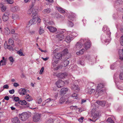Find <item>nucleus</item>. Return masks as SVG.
<instances>
[{
    "label": "nucleus",
    "instance_id": "f257e3e1",
    "mask_svg": "<svg viewBox=\"0 0 123 123\" xmlns=\"http://www.w3.org/2000/svg\"><path fill=\"white\" fill-rule=\"evenodd\" d=\"M105 90L104 85L102 84H100L98 85L96 91L98 92L99 96L102 95L105 92Z\"/></svg>",
    "mask_w": 123,
    "mask_h": 123
},
{
    "label": "nucleus",
    "instance_id": "f03ea898",
    "mask_svg": "<svg viewBox=\"0 0 123 123\" xmlns=\"http://www.w3.org/2000/svg\"><path fill=\"white\" fill-rule=\"evenodd\" d=\"M27 13L28 14H32V18H34V17L37 16V10L35 8H31L28 10Z\"/></svg>",
    "mask_w": 123,
    "mask_h": 123
},
{
    "label": "nucleus",
    "instance_id": "7ed1b4c3",
    "mask_svg": "<svg viewBox=\"0 0 123 123\" xmlns=\"http://www.w3.org/2000/svg\"><path fill=\"white\" fill-rule=\"evenodd\" d=\"M68 82L67 81H66L65 82L61 80H57L56 82V84L57 87L59 88H60L61 87L63 86L65 83L68 84Z\"/></svg>",
    "mask_w": 123,
    "mask_h": 123
},
{
    "label": "nucleus",
    "instance_id": "20e7f679",
    "mask_svg": "<svg viewBox=\"0 0 123 123\" xmlns=\"http://www.w3.org/2000/svg\"><path fill=\"white\" fill-rule=\"evenodd\" d=\"M84 39H82L80 41L77 43L74 47L75 49L77 50L81 48L83 46V43L82 42H84Z\"/></svg>",
    "mask_w": 123,
    "mask_h": 123
},
{
    "label": "nucleus",
    "instance_id": "39448f33",
    "mask_svg": "<svg viewBox=\"0 0 123 123\" xmlns=\"http://www.w3.org/2000/svg\"><path fill=\"white\" fill-rule=\"evenodd\" d=\"M29 117L28 114L26 112H24L20 116L19 118L22 121H25Z\"/></svg>",
    "mask_w": 123,
    "mask_h": 123
},
{
    "label": "nucleus",
    "instance_id": "423d86ee",
    "mask_svg": "<svg viewBox=\"0 0 123 123\" xmlns=\"http://www.w3.org/2000/svg\"><path fill=\"white\" fill-rule=\"evenodd\" d=\"M58 61L57 60H55L52 59V64L51 65V68L54 70H55V69L58 65L57 63Z\"/></svg>",
    "mask_w": 123,
    "mask_h": 123
},
{
    "label": "nucleus",
    "instance_id": "0eeeda50",
    "mask_svg": "<svg viewBox=\"0 0 123 123\" xmlns=\"http://www.w3.org/2000/svg\"><path fill=\"white\" fill-rule=\"evenodd\" d=\"M62 56V55L60 53H55L54 55V57L53 59L58 61L59 59L61 58Z\"/></svg>",
    "mask_w": 123,
    "mask_h": 123
},
{
    "label": "nucleus",
    "instance_id": "6e6552de",
    "mask_svg": "<svg viewBox=\"0 0 123 123\" xmlns=\"http://www.w3.org/2000/svg\"><path fill=\"white\" fill-rule=\"evenodd\" d=\"M84 40V42H85L84 44L85 47V49L87 50L90 47V42L89 40H86V39Z\"/></svg>",
    "mask_w": 123,
    "mask_h": 123
},
{
    "label": "nucleus",
    "instance_id": "1a4fd4ad",
    "mask_svg": "<svg viewBox=\"0 0 123 123\" xmlns=\"http://www.w3.org/2000/svg\"><path fill=\"white\" fill-rule=\"evenodd\" d=\"M71 89L73 90L76 91V92L79 91L80 90V88L78 85L74 84L72 85L71 86Z\"/></svg>",
    "mask_w": 123,
    "mask_h": 123
},
{
    "label": "nucleus",
    "instance_id": "9d476101",
    "mask_svg": "<svg viewBox=\"0 0 123 123\" xmlns=\"http://www.w3.org/2000/svg\"><path fill=\"white\" fill-rule=\"evenodd\" d=\"M40 117V116L38 114H36L33 117V120L35 122H37L39 120Z\"/></svg>",
    "mask_w": 123,
    "mask_h": 123
},
{
    "label": "nucleus",
    "instance_id": "9b49d317",
    "mask_svg": "<svg viewBox=\"0 0 123 123\" xmlns=\"http://www.w3.org/2000/svg\"><path fill=\"white\" fill-rule=\"evenodd\" d=\"M119 55V59L121 60H123V49H120L118 51Z\"/></svg>",
    "mask_w": 123,
    "mask_h": 123
},
{
    "label": "nucleus",
    "instance_id": "f8f14e48",
    "mask_svg": "<svg viewBox=\"0 0 123 123\" xmlns=\"http://www.w3.org/2000/svg\"><path fill=\"white\" fill-rule=\"evenodd\" d=\"M9 13H8L5 12L4 13L2 17L3 20L4 21H7L9 19Z\"/></svg>",
    "mask_w": 123,
    "mask_h": 123
},
{
    "label": "nucleus",
    "instance_id": "ddd939ff",
    "mask_svg": "<svg viewBox=\"0 0 123 123\" xmlns=\"http://www.w3.org/2000/svg\"><path fill=\"white\" fill-rule=\"evenodd\" d=\"M4 47L5 49H8L10 50L13 51V48L11 46L7 45L6 42H5L4 45Z\"/></svg>",
    "mask_w": 123,
    "mask_h": 123
},
{
    "label": "nucleus",
    "instance_id": "4468645a",
    "mask_svg": "<svg viewBox=\"0 0 123 123\" xmlns=\"http://www.w3.org/2000/svg\"><path fill=\"white\" fill-rule=\"evenodd\" d=\"M47 28L49 30L50 32H54L56 31L57 30L56 29L52 26H48Z\"/></svg>",
    "mask_w": 123,
    "mask_h": 123
},
{
    "label": "nucleus",
    "instance_id": "2eb2a0df",
    "mask_svg": "<svg viewBox=\"0 0 123 123\" xmlns=\"http://www.w3.org/2000/svg\"><path fill=\"white\" fill-rule=\"evenodd\" d=\"M67 75V74L66 73H60L57 75V76L61 79L64 78Z\"/></svg>",
    "mask_w": 123,
    "mask_h": 123
},
{
    "label": "nucleus",
    "instance_id": "dca6fc26",
    "mask_svg": "<svg viewBox=\"0 0 123 123\" xmlns=\"http://www.w3.org/2000/svg\"><path fill=\"white\" fill-rule=\"evenodd\" d=\"M96 103H97L99 105L102 106H104L105 105V102L104 101L97 100L96 101Z\"/></svg>",
    "mask_w": 123,
    "mask_h": 123
},
{
    "label": "nucleus",
    "instance_id": "f3484780",
    "mask_svg": "<svg viewBox=\"0 0 123 123\" xmlns=\"http://www.w3.org/2000/svg\"><path fill=\"white\" fill-rule=\"evenodd\" d=\"M68 90V89L67 88H63L60 91V93L61 94L64 95L66 93Z\"/></svg>",
    "mask_w": 123,
    "mask_h": 123
},
{
    "label": "nucleus",
    "instance_id": "a211bd4d",
    "mask_svg": "<svg viewBox=\"0 0 123 123\" xmlns=\"http://www.w3.org/2000/svg\"><path fill=\"white\" fill-rule=\"evenodd\" d=\"M99 117V115L97 114H95L93 117L92 121L95 122L98 119Z\"/></svg>",
    "mask_w": 123,
    "mask_h": 123
},
{
    "label": "nucleus",
    "instance_id": "6ab92c4d",
    "mask_svg": "<svg viewBox=\"0 0 123 123\" xmlns=\"http://www.w3.org/2000/svg\"><path fill=\"white\" fill-rule=\"evenodd\" d=\"M18 92L20 95H24L26 93V91L25 89L22 88L19 90Z\"/></svg>",
    "mask_w": 123,
    "mask_h": 123
},
{
    "label": "nucleus",
    "instance_id": "aec40b11",
    "mask_svg": "<svg viewBox=\"0 0 123 123\" xmlns=\"http://www.w3.org/2000/svg\"><path fill=\"white\" fill-rule=\"evenodd\" d=\"M66 101V98L65 97V96H63L60 98L59 100V102L60 103L62 104Z\"/></svg>",
    "mask_w": 123,
    "mask_h": 123
},
{
    "label": "nucleus",
    "instance_id": "412c9836",
    "mask_svg": "<svg viewBox=\"0 0 123 123\" xmlns=\"http://www.w3.org/2000/svg\"><path fill=\"white\" fill-rule=\"evenodd\" d=\"M32 19H31L29 21V25H31L36 23V16L33 18Z\"/></svg>",
    "mask_w": 123,
    "mask_h": 123
},
{
    "label": "nucleus",
    "instance_id": "4be33fe9",
    "mask_svg": "<svg viewBox=\"0 0 123 123\" xmlns=\"http://www.w3.org/2000/svg\"><path fill=\"white\" fill-rule=\"evenodd\" d=\"M20 10L18 6H15L12 7L11 9V10L13 12H15L18 11Z\"/></svg>",
    "mask_w": 123,
    "mask_h": 123
},
{
    "label": "nucleus",
    "instance_id": "5701e85b",
    "mask_svg": "<svg viewBox=\"0 0 123 123\" xmlns=\"http://www.w3.org/2000/svg\"><path fill=\"white\" fill-rule=\"evenodd\" d=\"M76 15L73 12H71L70 13V14L69 16V17L70 19L72 20H74V18L75 17Z\"/></svg>",
    "mask_w": 123,
    "mask_h": 123
},
{
    "label": "nucleus",
    "instance_id": "b1692460",
    "mask_svg": "<svg viewBox=\"0 0 123 123\" xmlns=\"http://www.w3.org/2000/svg\"><path fill=\"white\" fill-rule=\"evenodd\" d=\"M51 11V9L50 8H47L43 10L42 12L44 14L48 13L50 12Z\"/></svg>",
    "mask_w": 123,
    "mask_h": 123
},
{
    "label": "nucleus",
    "instance_id": "393cba45",
    "mask_svg": "<svg viewBox=\"0 0 123 123\" xmlns=\"http://www.w3.org/2000/svg\"><path fill=\"white\" fill-rule=\"evenodd\" d=\"M12 123H20L18 117L14 118L12 119Z\"/></svg>",
    "mask_w": 123,
    "mask_h": 123
},
{
    "label": "nucleus",
    "instance_id": "a878e982",
    "mask_svg": "<svg viewBox=\"0 0 123 123\" xmlns=\"http://www.w3.org/2000/svg\"><path fill=\"white\" fill-rule=\"evenodd\" d=\"M4 32L6 35H8L10 32V30L8 28L6 27L4 28Z\"/></svg>",
    "mask_w": 123,
    "mask_h": 123
},
{
    "label": "nucleus",
    "instance_id": "bb28decb",
    "mask_svg": "<svg viewBox=\"0 0 123 123\" xmlns=\"http://www.w3.org/2000/svg\"><path fill=\"white\" fill-rule=\"evenodd\" d=\"M56 36L58 38L60 41H62V40L64 38V36L62 34L56 35Z\"/></svg>",
    "mask_w": 123,
    "mask_h": 123
},
{
    "label": "nucleus",
    "instance_id": "cd10ccee",
    "mask_svg": "<svg viewBox=\"0 0 123 123\" xmlns=\"http://www.w3.org/2000/svg\"><path fill=\"white\" fill-rule=\"evenodd\" d=\"M73 101L72 98L71 97H69L68 98L67 100L66 101V104H69L71 103Z\"/></svg>",
    "mask_w": 123,
    "mask_h": 123
},
{
    "label": "nucleus",
    "instance_id": "c85d7f7f",
    "mask_svg": "<svg viewBox=\"0 0 123 123\" xmlns=\"http://www.w3.org/2000/svg\"><path fill=\"white\" fill-rule=\"evenodd\" d=\"M57 8L59 12L62 13H65V11L62 7H57Z\"/></svg>",
    "mask_w": 123,
    "mask_h": 123
},
{
    "label": "nucleus",
    "instance_id": "c756f323",
    "mask_svg": "<svg viewBox=\"0 0 123 123\" xmlns=\"http://www.w3.org/2000/svg\"><path fill=\"white\" fill-rule=\"evenodd\" d=\"M25 98L26 100L28 101H30L32 100V98L28 94L26 95L25 97Z\"/></svg>",
    "mask_w": 123,
    "mask_h": 123
},
{
    "label": "nucleus",
    "instance_id": "7c9ffc66",
    "mask_svg": "<svg viewBox=\"0 0 123 123\" xmlns=\"http://www.w3.org/2000/svg\"><path fill=\"white\" fill-rule=\"evenodd\" d=\"M95 91V90L93 89H88V91L86 90V92L89 94H91L94 92Z\"/></svg>",
    "mask_w": 123,
    "mask_h": 123
},
{
    "label": "nucleus",
    "instance_id": "2f4dec72",
    "mask_svg": "<svg viewBox=\"0 0 123 123\" xmlns=\"http://www.w3.org/2000/svg\"><path fill=\"white\" fill-rule=\"evenodd\" d=\"M84 51V49H83L81 50H80L79 52H76V54L78 55H81L83 54Z\"/></svg>",
    "mask_w": 123,
    "mask_h": 123
},
{
    "label": "nucleus",
    "instance_id": "473e14b6",
    "mask_svg": "<svg viewBox=\"0 0 123 123\" xmlns=\"http://www.w3.org/2000/svg\"><path fill=\"white\" fill-rule=\"evenodd\" d=\"M18 103L22 105H26L27 104L26 102L24 100H19Z\"/></svg>",
    "mask_w": 123,
    "mask_h": 123
},
{
    "label": "nucleus",
    "instance_id": "72a5a7b5",
    "mask_svg": "<svg viewBox=\"0 0 123 123\" xmlns=\"http://www.w3.org/2000/svg\"><path fill=\"white\" fill-rule=\"evenodd\" d=\"M65 40L67 43H69L71 40V37L70 36H67L65 38Z\"/></svg>",
    "mask_w": 123,
    "mask_h": 123
},
{
    "label": "nucleus",
    "instance_id": "f704fd0d",
    "mask_svg": "<svg viewBox=\"0 0 123 123\" xmlns=\"http://www.w3.org/2000/svg\"><path fill=\"white\" fill-rule=\"evenodd\" d=\"M68 50L67 49H66L63 50L62 52V55H65L68 53Z\"/></svg>",
    "mask_w": 123,
    "mask_h": 123
},
{
    "label": "nucleus",
    "instance_id": "c9c22d12",
    "mask_svg": "<svg viewBox=\"0 0 123 123\" xmlns=\"http://www.w3.org/2000/svg\"><path fill=\"white\" fill-rule=\"evenodd\" d=\"M44 32V30L42 27H40L39 31V34L40 35L42 34Z\"/></svg>",
    "mask_w": 123,
    "mask_h": 123
},
{
    "label": "nucleus",
    "instance_id": "e433bc0d",
    "mask_svg": "<svg viewBox=\"0 0 123 123\" xmlns=\"http://www.w3.org/2000/svg\"><path fill=\"white\" fill-rule=\"evenodd\" d=\"M70 108L72 110H76L77 109H79L78 108L77 106H71L70 107Z\"/></svg>",
    "mask_w": 123,
    "mask_h": 123
},
{
    "label": "nucleus",
    "instance_id": "4c0bfd02",
    "mask_svg": "<svg viewBox=\"0 0 123 123\" xmlns=\"http://www.w3.org/2000/svg\"><path fill=\"white\" fill-rule=\"evenodd\" d=\"M72 98H74L75 99H76L78 98V96L77 94L75 93H74L73 94L71 95V97Z\"/></svg>",
    "mask_w": 123,
    "mask_h": 123
},
{
    "label": "nucleus",
    "instance_id": "58836bf2",
    "mask_svg": "<svg viewBox=\"0 0 123 123\" xmlns=\"http://www.w3.org/2000/svg\"><path fill=\"white\" fill-rule=\"evenodd\" d=\"M9 44L10 45H12L13 44V41L11 39L9 38L8 41Z\"/></svg>",
    "mask_w": 123,
    "mask_h": 123
},
{
    "label": "nucleus",
    "instance_id": "ea45409f",
    "mask_svg": "<svg viewBox=\"0 0 123 123\" xmlns=\"http://www.w3.org/2000/svg\"><path fill=\"white\" fill-rule=\"evenodd\" d=\"M107 121L110 123H114V121L110 117L108 118V119L107 120Z\"/></svg>",
    "mask_w": 123,
    "mask_h": 123
},
{
    "label": "nucleus",
    "instance_id": "a19ab883",
    "mask_svg": "<svg viewBox=\"0 0 123 123\" xmlns=\"http://www.w3.org/2000/svg\"><path fill=\"white\" fill-rule=\"evenodd\" d=\"M69 61H66L64 62V65H63V66L64 67H66L69 64Z\"/></svg>",
    "mask_w": 123,
    "mask_h": 123
},
{
    "label": "nucleus",
    "instance_id": "79ce46f5",
    "mask_svg": "<svg viewBox=\"0 0 123 123\" xmlns=\"http://www.w3.org/2000/svg\"><path fill=\"white\" fill-rule=\"evenodd\" d=\"M116 3L118 4H122L123 1L122 0H116Z\"/></svg>",
    "mask_w": 123,
    "mask_h": 123
},
{
    "label": "nucleus",
    "instance_id": "37998d69",
    "mask_svg": "<svg viewBox=\"0 0 123 123\" xmlns=\"http://www.w3.org/2000/svg\"><path fill=\"white\" fill-rule=\"evenodd\" d=\"M6 64L3 61V60H1L0 61V66L5 65Z\"/></svg>",
    "mask_w": 123,
    "mask_h": 123
},
{
    "label": "nucleus",
    "instance_id": "c03bdc74",
    "mask_svg": "<svg viewBox=\"0 0 123 123\" xmlns=\"http://www.w3.org/2000/svg\"><path fill=\"white\" fill-rule=\"evenodd\" d=\"M9 59L10 61L12 63H13L14 61V60L12 56H10L9 58Z\"/></svg>",
    "mask_w": 123,
    "mask_h": 123
},
{
    "label": "nucleus",
    "instance_id": "a18cd8bd",
    "mask_svg": "<svg viewBox=\"0 0 123 123\" xmlns=\"http://www.w3.org/2000/svg\"><path fill=\"white\" fill-rule=\"evenodd\" d=\"M120 43L121 46H123V37L122 36L121 37Z\"/></svg>",
    "mask_w": 123,
    "mask_h": 123
},
{
    "label": "nucleus",
    "instance_id": "49530a36",
    "mask_svg": "<svg viewBox=\"0 0 123 123\" xmlns=\"http://www.w3.org/2000/svg\"><path fill=\"white\" fill-rule=\"evenodd\" d=\"M53 99H52L51 100V99L50 98H49L48 99H46L45 101V103L46 104L47 103H49L50 102V101L51 100H53Z\"/></svg>",
    "mask_w": 123,
    "mask_h": 123
},
{
    "label": "nucleus",
    "instance_id": "de8ad7c7",
    "mask_svg": "<svg viewBox=\"0 0 123 123\" xmlns=\"http://www.w3.org/2000/svg\"><path fill=\"white\" fill-rule=\"evenodd\" d=\"M17 53L20 56L24 55L23 53L20 50H19L17 52Z\"/></svg>",
    "mask_w": 123,
    "mask_h": 123
},
{
    "label": "nucleus",
    "instance_id": "09e8293b",
    "mask_svg": "<svg viewBox=\"0 0 123 123\" xmlns=\"http://www.w3.org/2000/svg\"><path fill=\"white\" fill-rule=\"evenodd\" d=\"M84 119V117H82L78 119V121L80 122L81 123L83 121V120Z\"/></svg>",
    "mask_w": 123,
    "mask_h": 123
},
{
    "label": "nucleus",
    "instance_id": "8fccbe9b",
    "mask_svg": "<svg viewBox=\"0 0 123 123\" xmlns=\"http://www.w3.org/2000/svg\"><path fill=\"white\" fill-rule=\"evenodd\" d=\"M71 35L73 37H76L77 35L78 34L76 32H73L71 33Z\"/></svg>",
    "mask_w": 123,
    "mask_h": 123
},
{
    "label": "nucleus",
    "instance_id": "3c124183",
    "mask_svg": "<svg viewBox=\"0 0 123 123\" xmlns=\"http://www.w3.org/2000/svg\"><path fill=\"white\" fill-rule=\"evenodd\" d=\"M119 78L121 80H123V72L120 74Z\"/></svg>",
    "mask_w": 123,
    "mask_h": 123
},
{
    "label": "nucleus",
    "instance_id": "603ef678",
    "mask_svg": "<svg viewBox=\"0 0 123 123\" xmlns=\"http://www.w3.org/2000/svg\"><path fill=\"white\" fill-rule=\"evenodd\" d=\"M6 0L10 4H12L13 2V1L12 0Z\"/></svg>",
    "mask_w": 123,
    "mask_h": 123
},
{
    "label": "nucleus",
    "instance_id": "864d4df0",
    "mask_svg": "<svg viewBox=\"0 0 123 123\" xmlns=\"http://www.w3.org/2000/svg\"><path fill=\"white\" fill-rule=\"evenodd\" d=\"M42 100L41 98H40L37 100V103L38 104H40L42 102Z\"/></svg>",
    "mask_w": 123,
    "mask_h": 123
},
{
    "label": "nucleus",
    "instance_id": "5fc2aeb1",
    "mask_svg": "<svg viewBox=\"0 0 123 123\" xmlns=\"http://www.w3.org/2000/svg\"><path fill=\"white\" fill-rule=\"evenodd\" d=\"M14 100L16 102H17L18 101H19V97H15L14 98Z\"/></svg>",
    "mask_w": 123,
    "mask_h": 123
},
{
    "label": "nucleus",
    "instance_id": "6e6d98bb",
    "mask_svg": "<svg viewBox=\"0 0 123 123\" xmlns=\"http://www.w3.org/2000/svg\"><path fill=\"white\" fill-rule=\"evenodd\" d=\"M1 10L3 12H4L6 10V6H4L1 8Z\"/></svg>",
    "mask_w": 123,
    "mask_h": 123
},
{
    "label": "nucleus",
    "instance_id": "4d7b16f0",
    "mask_svg": "<svg viewBox=\"0 0 123 123\" xmlns=\"http://www.w3.org/2000/svg\"><path fill=\"white\" fill-rule=\"evenodd\" d=\"M44 69V68L43 67H42V68L40 70L39 72V74H42L43 72V70Z\"/></svg>",
    "mask_w": 123,
    "mask_h": 123
},
{
    "label": "nucleus",
    "instance_id": "13d9d810",
    "mask_svg": "<svg viewBox=\"0 0 123 123\" xmlns=\"http://www.w3.org/2000/svg\"><path fill=\"white\" fill-rule=\"evenodd\" d=\"M9 86L7 85H5L3 86L4 89H8L9 88Z\"/></svg>",
    "mask_w": 123,
    "mask_h": 123
},
{
    "label": "nucleus",
    "instance_id": "bf43d9fd",
    "mask_svg": "<svg viewBox=\"0 0 123 123\" xmlns=\"http://www.w3.org/2000/svg\"><path fill=\"white\" fill-rule=\"evenodd\" d=\"M9 92L10 94H12L14 92V89H12V90H10L9 91Z\"/></svg>",
    "mask_w": 123,
    "mask_h": 123
},
{
    "label": "nucleus",
    "instance_id": "052dcab7",
    "mask_svg": "<svg viewBox=\"0 0 123 123\" xmlns=\"http://www.w3.org/2000/svg\"><path fill=\"white\" fill-rule=\"evenodd\" d=\"M53 121L52 119H50L48 121L47 123H53Z\"/></svg>",
    "mask_w": 123,
    "mask_h": 123
},
{
    "label": "nucleus",
    "instance_id": "680f3d73",
    "mask_svg": "<svg viewBox=\"0 0 123 123\" xmlns=\"http://www.w3.org/2000/svg\"><path fill=\"white\" fill-rule=\"evenodd\" d=\"M62 68V66H57L56 67V68L55 69V70H58L60 68Z\"/></svg>",
    "mask_w": 123,
    "mask_h": 123
},
{
    "label": "nucleus",
    "instance_id": "e2e57ef3",
    "mask_svg": "<svg viewBox=\"0 0 123 123\" xmlns=\"http://www.w3.org/2000/svg\"><path fill=\"white\" fill-rule=\"evenodd\" d=\"M36 20L38 22V23H39L41 21V19L40 18H36Z\"/></svg>",
    "mask_w": 123,
    "mask_h": 123
},
{
    "label": "nucleus",
    "instance_id": "0e129e2a",
    "mask_svg": "<svg viewBox=\"0 0 123 123\" xmlns=\"http://www.w3.org/2000/svg\"><path fill=\"white\" fill-rule=\"evenodd\" d=\"M79 64L82 66L84 65V62L83 61H80L79 62Z\"/></svg>",
    "mask_w": 123,
    "mask_h": 123
},
{
    "label": "nucleus",
    "instance_id": "69168bd1",
    "mask_svg": "<svg viewBox=\"0 0 123 123\" xmlns=\"http://www.w3.org/2000/svg\"><path fill=\"white\" fill-rule=\"evenodd\" d=\"M19 86V85L17 83H14L13 84V86L15 87H17Z\"/></svg>",
    "mask_w": 123,
    "mask_h": 123
},
{
    "label": "nucleus",
    "instance_id": "338daca9",
    "mask_svg": "<svg viewBox=\"0 0 123 123\" xmlns=\"http://www.w3.org/2000/svg\"><path fill=\"white\" fill-rule=\"evenodd\" d=\"M58 93H55L54 94V97L55 98H56H56L58 97Z\"/></svg>",
    "mask_w": 123,
    "mask_h": 123
},
{
    "label": "nucleus",
    "instance_id": "774afa93",
    "mask_svg": "<svg viewBox=\"0 0 123 123\" xmlns=\"http://www.w3.org/2000/svg\"><path fill=\"white\" fill-rule=\"evenodd\" d=\"M69 24H70V26L71 27H72L73 26V24L71 22H69Z\"/></svg>",
    "mask_w": 123,
    "mask_h": 123
}]
</instances>
